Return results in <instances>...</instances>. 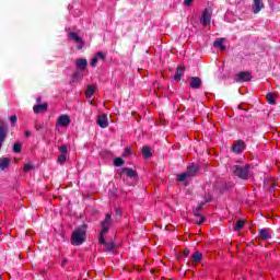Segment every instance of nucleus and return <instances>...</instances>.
I'll use <instances>...</instances> for the list:
<instances>
[{"label": "nucleus", "mask_w": 280, "mask_h": 280, "mask_svg": "<svg viewBox=\"0 0 280 280\" xmlns=\"http://www.w3.org/2000/svg\"><path fill=\"white\" fill-rule=\"evenodd\" d=\"M202 86V80L198 77L190 78V88L191 89H200Z\"/></svg>", "instance_id": "nucleus-14"}, {"label": "nucleus", "mask_w": 280, "mask_h": 280, "mask_svg": "<svg viewBox=\"0 0 280 280\" xmlns=\"http://www.w3.org/2000/svg\"><path fill=\"white\" fill-rule=\"evenodd\" d=\"M93 95H95V86L89 85L88 90L85 92V97H88V100H91V97H93Z\"/></svg>", "instance_id": "nucleus-20"}, {"label": "nucleus", "mask_w": 280, "mask_h": 280, "mask_svg": "<svg viewBox=\"0 0 280 280\" xmlns=\"http://www.w3.org/2000/svg\"><path fill=\"white\" fill-rule=\"evenodd\" d=\"M96 124L100 128H108V116L106 114L100 115Z\"/></svg>", "instance_id": "nucleus-9"}, {"label": "nucleus", "mask_w": 280, "mask_h": 280, "mask_svg": "<svg viewBox=\"0 0 280 280\" xmlns=\"http://www.w3.org/2000/svg\"><path fill=\"white\" fill-rule=\"evenodd\" d=\"M142 154L145 159H150V156H152V152L150 151L149 147H143Z\"/></svg>", "instance_id": "nucleus-22"}, {"label": "nucleus", "mask_w": 280, "mask_h": 280, "mask_svg": "<svg viewBox=\"0 0 280 280\" xmlns=\"http://www.w3.org/2000/svg\"><path fill=\"white\" fill-rule=\"evenodd\" d=\"M86 240V230L84 228H79L72 233L71 244L73 246H82Z\"/></svg>", "instance_id": "nucleus-2"}, {"label": "nucleus", "mask_w": 280, "mask_h": 280, "mask_svg": "<svg viewBox=\"0 0 280 280\" xmlns=\"http://www.w3.org/2000/svg\"><path fill=\"white\" fill-rule=\"evenodd\" d=\"M259 233H260V237H262V240H270V230H268V229H261L260 231H259Z\"/></svg>", "instance_id": "nucleus-21"}, {"label": "nucleus", "mask_w": 280, "mask_h": 280, "mask_svg": "<svg viewBox=\"0 0 280 280\" xmlns=\"http://www.w3.org/2000/svg\"><path fill=\"white\" fill-rule=\"evenodd\" d=\"M244 148L245 143L243 141H238L234 144L232 150L235 152V154H242V152H244Z\"/></svg>", "instance_id": "nucleus-15"}, {"label": "nucleus", "mask_w": 280, "mask_h": 280, "mask_svg": "<svg viewBox=\"0 0 280 280\" xmlns=\"http://www.w3.org/2000/svg\"><path fill=\"white\" fill-rule=\"evenodd\" d=\"M250 170V165H233L231 166V172H233L234 176L242 178L243 180H247L248 172Z\"/></svg>", "instance_id": "nucleus-3"}, {"label": "nucleus", "mask_w": 280, "mask_h": 280, "mask_svg": "<svg viewBox=\"0 0 280 280\" xmlns=\"http://www.w3.org/2000/svg\"><path fill=\"white\" fill-rule=\"evenodd\" d=\"M194 264H200L202 261V253L195 252L191 256Z\"/></svg>", "instance_id": "nucleus-19"}, {"label": "nucleus", "mask_w": 280, "mask_h": 280, "mask_svg": "<svg viewBox=\"0 0 280 280\" xmlns=\"http://www.w3.org/2000/svg\"><path fill=\"white\" fill-rule=\"evenodd\" d=\"M244 224H246V221H244V220H238V221L236 222V225L234 226V231H240V230L244 229Z\"/></svg>", "instance_id": "nucleus-23"}, {"label": "nucleus", "mask_w": 280, "mask_h": 280, "mask_svg": "<svg viewBox=\"0 0 280 280\" xmlns=\"http://www.w3.org/2000/svg\"><path fill=\"white\" fill-rule=\"evenodd\" d=\"M110 224H113V218L110 217V214L107 213L105 215V220L102 221V223H101L102 230H101V234H100V238H98L100 244L105 245V250L107 253H110L112 250L115 249V244L107 243L106 240H104V235H106L108 233V229H110Z\"/></svg>", "instance_id": "nucleus-1"}, {"label": "nucleus", "mask_w": 280, "mask_h": 280, "mask_svg": "<svg viewBox=\"0 0 280 280\" xmlns=\"http://www.w3.org/2000/svg\"><path fill=\"white\" fill-rule=\"evenodd\" d=\"M213 13L210 11V9H205V11L201 14V23L202 25H208L211 23V16Z\"/></svg>", "instance_id": "nucleus-8"}, {"label": "nucleus", "mask_w": 280, "mask_h": 280, "mask_svg": "<svg viewBox=\"0 0 280 280\" xmlns=\"http://www.w3.org/2000/svg\"><path fill=\"white\" fill-rule=\"evenodd\" d=\"M122 174H126L129 178H137V172L132 168H124Z\"/></svg>", "instance_id": "nucleus-16"}, {"label": "nucleus", "mask_w": 280, "mask_h": 280, "mask_svg": "<svg viewBox=\"0 0 280 280\" xmlns=\"http://www.w3.org/2000/svg\"><path fill=\"white\" fill-rule=\"evenodd\" d=\"M196 172H198V166H196V165L188 166L186 172L177 175L178 183H185V180H187V178H191V177L196 176Z\"/></svg>", "instance_id": "nucleus-5"}, {"label": "nucleus", "mask_w": 280, "mask_h": 280, "mask_svg": "<svg viewBox=\"0 0 280 280\" xmlns=\"http://www.w3.org/2000/svg\"><path fill=\"white\" fill-rule=\"evenodd\" d=\"M124 160L121 159V158H116L115 160H114V165H115V167H121V165H124Z\"/></svg>", "instance_id": "nucleus-24"}, {"label": "nucleus", "mask_w": 280, "mask_h": 280, "mask_svg": "<svg viewBox=\"0 0 280 280\" xmlns=\"http://www.w3.org/2000/svg\"><path fill=\"white\" fill-rule=\"evenodd\" d=\"M213 47L221 49V51L226 50V46H224V39H219L213 43Z\"/></svg>", "instance_id": "nucleus-17"}, {"label": "nucleus", "mask_w": 280, "mask_h": 280, "mask_svg": "<svg viewBox=\"0 0 280 280\" xmlns=\"http://www.w3.org/2000/svg\"><path fill=\"white\" fill-rule=\"evenodd\" d=\"M16 120H18V118H16L15 115H13V116L10 117L11 124H16Z\"/></svg>", "instance_id": "nucleus-34"}, {"label": "nucleus", "mask_w": 280, "mask_h": 280, "mask_svg": "<svg viewBox=\"0 0 280 280\" xmlns=\"http://www.w3.org/2000/svg\"><path fill=\"white\" fill-rule=\"evenodd\" d=\"M11 161L10 158H0V170H2V172L10 170Z\"/></svg>", "instance_id": "nucleus-11"}, {"label": "nucleus", "mask_w": 280, "mask_h": 280, "mask_svg": "<svg viewBox=\"0 0 280 280\" xmlns=\"http://www.w3.org/2000/svg\"><path fill=\"white\" fill-rule=\"evenodd\" d=\"M75 66L79 71H84V69H86V67L89 66V61L84 58H80L77 59Z\"/></svg>", "instance_id": "nucleus-13"}, {"label": "nucleus", "mask_w": 280, "mask_h": 280, "mask_svg": "<svg viewBox=\"0 0 280 280\" xmlns=\"http://www.w3.org/2000/svg\"><path fill=\"white\" fill-rule=\"evenodd\" d=\"M57 161L62 165L67 161V155L60 154Z\"/></svg>", "instance_id": "nucleus-27"}, {"label": "nucleus", "mask_w": 280, "mask_h": 280, "mask_svg": "<svg viewBox=\"0 0 280 280\" xmlns=\"http://www.w3.org/2000/svg\"><path fill=\"white\" fill-rule=\"evenodd\" d=\"M24 135H25V137H30V135H32V132L25 131Z\"/></svg>", "instance_id": "nucleus-38"}, {"label": "nucleus", "mask_w": 280, "mask_h": 280, "mask_svg": "<svg viewBox=\"0 0 280 280\" xmlns=\"http://www.w3.org/2000/svg\"><path fill=\"white\" fill-rule=\"evenodd\" d=\"M202 222H205V217H202V215H199V221H198V224H202Z\"/></svg>", "instance_id": "nucleus-36"}, {"label": "nucleus", "mask_w": 280, "mask_h": 280, "mask_svg": "<svg viewBox=\"0 0 280 280\" xmlns=\"http://www.w3.org/2000/svg\"><path fill=\"white\" fill-rule=\"evenodd\" d=\"M194 3V0H184V5H186L187 8H189V5H191Z\"/></svg>", "instance_id": "nucleus-33"}, {"label": "nucleus", "mask_w": 280, "mask_h": 280, "mask_svg": "<svg viewBox=\"0 0 280 280\" xmlns=\"http://www.w3.org/2000/svg\"><path fill=\"white\" fill-rule=\"evenodd\" d=\"M98 59L94 56V58L91 60L90 65L91 67H97Z\"/></svg>", "instance_id": "nucleus-30"}, {"label": "nucleus", "mask_w": 280, "mask_h": 280, "mask_svg": "<svg viewBox=\"0 0 280 280\" xmlns=\"http://www.w3.org/2000/svg\"><path fill=\"white\" fill-rule=\"evenodd\" d=\"M59 151L61 152V154L67 155V152H68L69 150L67 149V145H61V147H59Z\"/></svg>", "instance_id": "nucleus-29"}, {"label": "nucleus", "mask_w": 280, "mask_h": 280, "mask_svg": "<svg viewBox=\"0 0 280 280\" xmlns=\"http://www.w3.org/2000/svg\"><path fill=\"white\" fill-rule=\"evenodd\" d=\"M183 75H185V69H183V67H178L175 72L174 79L178 82L180 78H183Z\"/></svg>", "instance_id": "nucleus-18"}, {"label": "nucleus", "mask_w": 280, "mask_h": 280, "mask_svg": "<svg viewBox=\"0 0 280 280\" xmlns=\"http://www.w3.org/2000/svg\"><path fill=\"white\" fill-rule=\"evenodd\" d=\"M47 108H49V105L47 103L36 104L33 106V110L36 115H38V113H45Z\"/></svg>", "instance_id": "nucleus-12"}, {"label": "nucleus", "mask_w": 280, "mask_h": 280, "mask_svg": "<svg viewBox=\"0 0 280 280\" xmlns=\"http://www.w3.org/2000/svg\"><path fill=\"white\" fill-rule=\"evenodd\" d=\"M202 206H199L196 210H194L195 215H199L198 212L200 211Z\"/></svg>", "instance_id": "nucleus-37"}, {"label": "nucleus", "mask_w": 280, "mask_h": 280, "mask_svg": "<svg viewBox=\"0 0 280 280\" xmlns=\"http://www.w3.org/2000/svg\"><path fill=\"white\" fill-rule=\"evenodd\" d=\"M32 170H34V166L32 164H26L24 166V172H32Z\"/></svg>", "instance_id": "nucleus-31"}, {"label": "nucleus", "mask_w": 280, "mask_h": 280, "mask_svg": "<svg viewBox=\"0 0 280 280\" xmlns=\"http://www.w3.org/2000/svg\"><path fill=\"white\" fill-rule=\"evenodd\" d=\"M71 126V117L67 114H61L55 124V130L60 132V128H69Z\"/></svg>", "instance_id": "nucleus-4"}, {"label": "nucleus", "mask_w": 280, "mask_h": 280, "mask_svg": "<svg viewBox=\"0 0 280 280\" xmlns=\"http://www.w3.org/2000/svg\"><path fill=\"white\" fill-rule=\"evenodd\" d=\"M252 10L254 14H259L260 10H264V0H254Z\"/></svg>", "instance_id": "nucleus-10"}, {"label": "nucleus", "mask_w": 280, "mask_h": 280, "mask_svg": "<svg viewBox=\"0 0 280 280\" xmlns=\"http://www.w3.org/2000/svg\"><path fill=\"white\" fill-rule=\"evenodd\" d=\"M69 260L67 259V258H63L62 260H61V266L62 267H65V266H67V262H68Z\"/></svg>", "instance_id": "nucleus-35"}, {"label": "nucleus", "mask_w": 280, "mask_h": 280, "mask_svg": "<svg viewBox=\"0 0 280 280\" xmlns=\"http://www.w3.org/2000/svg\"><path fill=\"white\" fill-rule=\"evenodd\" d=\"M267 102L268 104H276L277 102L275 100V94L272 93L267 94Z\"/></svg>", "instance_id": "nucleus-25"}, {"label": "nucleus", "mask_w": 280, "mask_h": 280, "mask_svg": "<svg viewBox=\"0 0 280 280\" xmlns=\"http://www.w3.org/2000/svg\"><path fill=\"white\" fill-rule=\"evenodd\" d=\"M95 57L97 58V60H106V54L102 51L96 52Z\"/></svg>", "instance_id": "nucleus-26"}, {"label": "nucleus", "mask_w": 280, "mask_h": 280, "mask_svg": "<svg viewBox=\"0 0 280 280\" xmlns=\"http://www.w3.org/2000/svg\"><path fill=\"white\" fill-rule=\"evenodd\" d=\"M68 38H69L70 40H73L74 43H77L78 49H83V48H84V42L82 40V37H79V36L77 35V33L70 32V33L68 34Z\"/></svg>", "instance_id": "nucleus-7"}, {"label": "nucleus", "mask_w": 280, "mask_h": 280, "mask_svg": "<svg viewBox=\"0 0 280 280\" xmlns=\"http://www.w3.org/2000/svg\"><path fill=\"white\" fill-rule=\"evenodd\" d=\"M13 152H15L18 154H19V152H21V143L18 142L13 145Z\"/></svg>", "instance_id": "nucleus-28"}, {"label": "nucleus", "mask_w": 280, "mask_h": 280, "mask_svg": "<svg viewBox=\"0 0 280 280\" xmlns=\"http://www.w3.org/2000/svg\"><path fill=\"white\" fill-rule=\"evenodd\" d=\"M37 102H40V97L37 98Z\"/></svg>", "instance_id": "nucleus-40"}, {"label": "nucleus", "mask_w": 280, "mask_h": 280, "mask_svg": "<svg viewBox=\"0 0 280 280\" xmlns=\"http://www.w3.org/2000/svg\"><path fill=\"white\" fill-rule=\"evenodd\" d=\"M74 78H78V73L74 74Z\"/></svg>", "instance_id": "nucleus-39"}, {"label": "nucleus", "mask_w": 280, "mask_h": 280, "mask_svg": "<svg viewBox=\"0 0 280 280\" xmlns=\"http://www.w3.org/2000/svg\"><path fill=\"white\" fill-rule=\"evenodd\" d=\"M252 79L253 74L246 71L238 72L234 78L235 82H250Z\"/></svg>", "instance_id": "nucleus-6"}, {"label": "nucleus", "mask_w": 280, "mask_h": 280, "mask_svg": "<svg viewBox=\"0 0 280 280\" xmlns=\"http://www.w3.org/2000/svg\"><path fill=\"white\" fill-rule=\"evenodd\" d=\"M132 154V151L130 149H125L122 156H130Z\"/></svg>", "instance_id": "nucleus-32"}]
</instances>
